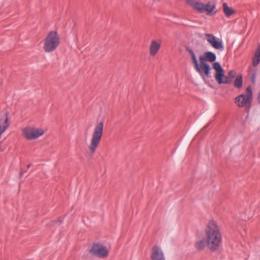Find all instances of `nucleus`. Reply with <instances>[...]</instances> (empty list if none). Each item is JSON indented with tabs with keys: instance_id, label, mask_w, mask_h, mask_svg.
<instances>
[{
	"instance_id": "423d86ee",
	"label": "nucleus",
	"mask_w": 260,
	"mask_h": 260,
	"mask_svg": "<svg viewBox=\"0 0 260 260\" xmlns=\"http://www.w3.org/2000/svg\"><path fill=\"white\" fill-rule=\"evenodd\" d=\"M90 252L100 258H105L108 255L109 250L107 248L101 243H94L90 250Z\"/></svg>"
},
{
	"instance_id": "6ab92c4d",
	"label": "nucleus",
	"mask_w": 260,
	"mask_h": 260,
	"mask_svg": "<svg viewBox=\"0 0 260 260\" xmlns=\"http://www.w3.org/2000/svg\"><path fill=\"white\" fill-rule=\"evenodd\" d=\"M207 244V242L206 241V239L204 240H200L196 241L195 243V247L198 250H203L206 246Z\"/></svg>"
},
{
	"instance_id": "aec40b11",
	"label": "nucleus",
	"mask_w": 260,
	"mask_h": 260,
	"mask_svg": "<svg viewBox=\"0 0 260 260\" xmlns=\"http://www.w3.org/2000/svg\"><path fill=\"white\" fill-rule=\"evenodd\" d=\"M228 75L229 76L230 79L233 80L236 77V72L234 70H231L229 72Z\"/></svg>"
},
{
	"instance_id": "f257e3e1",
	"label": "nucleus",
	"mask_w": 260,
	"mask_h": 260,
	"mask_svg": "<svg viewBox=\"0 0 260 260\" xmlns=\"http://www.w3.org/2000/svg\"><path fill=\"white\" fill-rule=\"evenodd\" d=\"M207 245L212 251L218 249L222 243L220 228L214 220H210L205 230Z\"/></svg>"
},
{
	"instance_id": "0eeeda50",
	"label": "nucleus",
	"mask_w": 260,
	"mask_h": 260,
	"mask_svg": "<svg viewBox=\"0 0 260 260\" xmlns=\"http://www.w3.org/2000/svg\"><path fill=\"white\" fill-rule=\"evenodd\" d=\"M204 36L207 41L213 48L220 51L224 50V45L220 39L210 34H205Z\"/></svg>"
},
{
	"instance_id": "20e7f679",
	"label": "nucleus",
	"mask_w": 260,
	"mask_h": 260,
	"mask_svg": "<svg viewBox=\"0 0 260 260\" xmlns=\"http://www.w3.org/2000/svg\"><path fill=\"white\" fill-rule=\"evenodd\" d=\"M213 68L215 70V80L219 84L232 83L233 80L228 75H224V70L219 62H215L213 63Z\"/></svg>"
},
{
	"instance_id": "b1692460",
	"label": "nucleus",
	"mask_w": 260,
	"mask_h": 260,
	"mask_svg": "<svg viewBox=\"0 0 260 260\" xmlns=\"http://www.w3.org/2000/svg\"><path fill=\"white\" fill-rule=\"evenodd\" d=\"M192 61L193 63L194 64V66H196V64H198V60L197 59L196 56L191 57Z\"/></svg>"
},
{
	"instance_id": "39448f33",
	"label": "nucleus",
	"mask_w": 260,
	"mask_h": 260,
	"mask_svg": "<svg viewBox=\"0 0 260 260\" xmlns=\"http://www.w3.org/2000/svg\"><path fill=\"white\" fill-rule=\"evenodd\" d=\"M252 100V89L250 86L247 87L246 93L237 96L235 100V104L239 107H244L250 105Z\"/></svg>"
},
{
	"instance_id": "a878e982",
	"label": "nucleus",
	"mask_w": 260,
	"mask_h": 260,
	"mask_svg": "<svg viewBox=\"0 0 260 260\" xmlns=\"http://www.w3.org/2000/svg\"><path fill=\"white\" fill-rule=\"evenodd\" d=\"M209 125V124H207L206 125L204 128H203L202 131H204V130H205Z\"/></svg>"
},
{
	"instance_id": "4468645a",
	"label": "nucleus",
	"mask_w": 260,
	"mask_h": 260,
	"mask_svg": "<svg viewBox=\"0 0 260 260\" xmlns=\"http://www.w3.org/2000/svg\"><path fill=\"white\" fill-rule=\"evenodd\" d=\"M257 74V70L251 67L248 69V76L249 79L253 84H255L256 82V76Z\"/></svg>"
},
{
	"instance_id": "6e6552de",
	"label": "nucleus",
	"mask_w": 260,
	"mask_h": 260,
	"mask_svg": "<svg viewBox=\"0 0 260 260\" xmlns=\"http://www.w3.org/2000/svg\"><path fill=\"white\" fill-rule=\"evenodd\" d=\"M44 131L35 127H27L23 129L25 138L28 140L35 139L44 134Z\"/></svg>"
},
{
	"instance_id": "ddd939ff",
	"label": "nucleus",
	"mask_w": 260,
	"mask_h": 260,
	"mask_svg": "<svg viewBox=\"0 0 260 260\" xmlns=\"http://www.w3.org/2000/svg\"><path fill=\"white\" fill-rule=\"evenodd\" d=\"M252 61L253 67H256L260 63V44L254 53Z\"/></svg>"
},
{
	"instance_id": "1a4fd4ad",
	"label": "nucleus",
	"mask_w": 260,
	"mask_h": 260,
	"mask_svg": "<svg viewBox=\"0 0 260 260\" xmlns=\"http://www.w3.org/2000/svg\"><path fill=\"white\" fill-rule=\"evenodd\" d=\"M195 68L203 80L210 77L211 68L208 63H203V62L202 64L198 63L195 66Z\"/></svg>"
},
{
	"instance_id": "bb28decb",
	"label": "nucleus",
	"mask_w": 260,
	"mask_h": 260,
	"mask_svg": "<svg viewBox=\"0 0 260 260\" xmlns=\"http://www.w3.org/2000/svg\"><path fill=\"white\" fill-rule=\"evenodd\" d=\"M30 166H31V164H29V165L27 166V168H29Z\"/></svg>"
},
{
	"instance_id": "f3484780",
	"label": "nucleus",
	"mask_w": 260,
	"mask_h": 260,
	"mask_svg": "<svg viewBox=\"0 0 260 260\" xmlns=\"http://www.w3.org/2000/svg\"><path fill=\"white\" fill-rule=\"evenodd\" d=\"M234 85L237 88H241L242 87L243 78L241 74H238L236 76Z\"/></svg>"
},
{
	"instance_id": "2eb2a0df",
	"label": "nucleus",
	"mask_w": 260,
	"mask_h": 260,
	"mask_svg": "<svg viewBox=\"0 0 260 260\" xmlns=\"http://www.w3.org/2000/svg\"><path fill=\"white\" fill-rule=\"evenodd\" d=\"M204 8V12L206 11L209 14H214L216 13V11L215 10L216 5L211 4L210 2H208L206 5H205Z\"/></svg>"
},
{
	"instance_id": "f8f14e48",
	"label": "nucleus",
	"mask_w": 260,
	"mask_h": 260,
	"mask_svg": "<svg viewBox=\"0 0 260 260\" xmlns=\"http://www.w3.org/2000/svg\"><path fill=\"white\" fill-rule=\"evenodd\" d=\"M160 48V43L156 42L155 40H152L150 46V54L154 56L156 54Z\"/></svg>"
},
{
	"instance_id": "9b49d317",
	"label": "nucleus",
	"mask_w": 260,
	"mask_h": 260,
	"mask_svg": "<svg viewBox=\"0 0 260 260\" xmlns=\"http://www.w3.org/2000/svg\"><path fill=\"white\" fill-rule=\"evenodd\" d=\"M186 3L193 9L197 10L200 13L204 12L205 4L203 3L199 2L195 0H186Z\"/></svg>"
},
{
	"instance_id": "a211bd4d",
	"label": "nucleus",
	"mask_w": 260,
	"mask_h": 260,
	"mask_svg": "<svg viewBox=\"0 0 260 260\" xmlns=\"http://www.w3.org/2000/svg\"><path fill=\"white\" fill-rule=\"evenodd\" d=\"M205 57L206 58L207 61L210 62H214L216 59V54L210 51H208L205 53Z\"/></svg>"
},
{
	"instance_id": "9d476101",
	"label": "nucleus",
	"mask_w": 260,
	"mask_h": 260,
	"mask_svg": "<svg viewBox=\"0 0 260 260\" xmlns=\"http://www.w3.org/2000/svg\"><path fill=\"white\" fill-rule=\"evenodd\" d=\"M151 260H166L162 250L158 246H154L152 249Z\"/></svg>"
},
{
	"instance_id": "dca6fc26",
	"label": "nucleus",
	"mask_w": 260,
	"mask_h": 260,
	"mask_svg": "<svg viewBox=\"0 0 260 260\" xmlns=\"http://www.w3.org/2000/svg\"><path fill=\"white\" fill-rule=\"evenodd\" d=\"M223 11L225 15L228 17H230L235 12L234 9L229 7L226 3L223 4Z\"/></svg>"
},
{
	"instance_id": "393cba45",
	"label": "nucleus",
	"mask_w": 260,
	"mask_h": 260,
	"mask_svg": "<svg viewBox=\"0 0 260 260\" xmlns=\"http://www.w3.org/2000/svg\"><path fill=\"white\" fill-rule=\"evenodd\" d=\"M257 101L258 103L260 104V91L257 96Z\"/></svg>"
},
{
	"instance_id": "f03ea898",
	"label": "nucleus",
	"mask_w": 260,
	"mask_h": 260,
	"mask_svg": "<svg viewBox=\"0 0 260 260\" xmlns=\"http://www.w3.org/2000/svg\"><path fill=\"white\" fill-rule=\"evenodd\" d=\"M103 129L104 123L103 122L98 123L94 128L91 142L89 146V151L92 154L95 153L100 145L103 136Z\"/></svg>"
},
{
	"instance_id": "412c9836",
	"label": "nucleus",
	"mask_w": 260,
	"mask_h": 260,
	"mask_svg": "<svg viewBox=\"0 0 260 260\" xmlns=\"http://www.w3.org/2000/svg\"><path fill=\"white\" fill-rule=\"evenodd\" d=\"M186 50L188 52L190 55L191 56V57L196 56L195 53L192 48H191L189 47H187L186 48Z\"/></svg>"
},
{
	"instance_id": "7ed1b4c3",
	"label": "nucleus",
	"mask_w": 260,
	"mask_h": 260,
	"mask_svg": "<svg viewBox=\"0 0 260 260\" xmlns=\"http://www.w3.org/2000/svg\"><path fill=\"white\" fill-rule=\"evenodd\" d=\"M59 44V37L55 31H50L46 37L44 49L46 52L50 53L55 50Z\"/></svg>"
},
{
	"instance_id": "4be33fe9",
	"label": "nucleus",
	"mask_w": 260,
	"mask_h": 260,
	"mask_svg": "<svg viewBox=\"0 0 260 260\" xmlns=\"http://www.w3.org/2000/svg\"><path fill=\"white\" fill-rule=\"evenodd\" d=\"M186 50L188 52L190 55L191 56V57L196 56L195 53L192 48H191L189 47H187L186 48Z\"/></svg>"
},
{
	"instance_id": "5701e85b",
	"label": "nucleus",
	"mask_w": 260,
	"mask_h": 260,
	"mask_svg": "<svg viewBox=\"0 0 260 260\" xmlns=\"http://www.w3.org/2000/svg\"><path fill=\"white\" fill-rule=\"evenodd\" d=\"M199 59L200 61V63L199 64H202V63H207L205 60H206V58L205 57V53L203 55H201L199 57Z\"/></svg>"
}]
</instances>
